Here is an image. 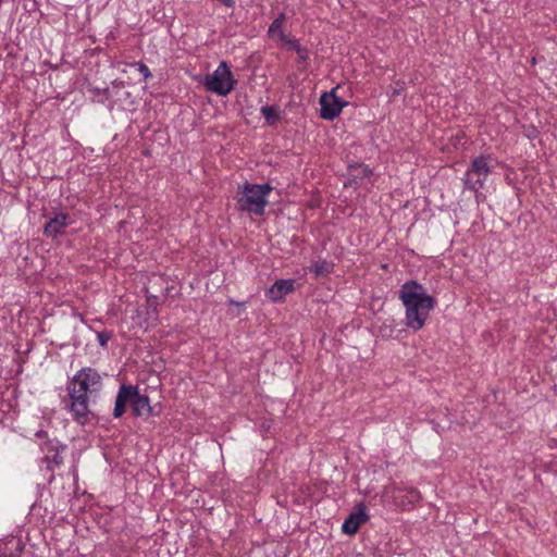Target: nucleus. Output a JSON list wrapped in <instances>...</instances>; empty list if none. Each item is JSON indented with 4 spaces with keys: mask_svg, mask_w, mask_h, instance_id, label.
I'll list each match as a JSON object with an SVG mask.
<instances>
[{
    "mask_svg": "<svg viewBox=\"0 0 557 557\" xmlns=\"http://www.w3.org/2000/svg\"><path fill=\"white\" fill-rule=\"evenodd\" d=\"M103 382L101 374L91 367L78 370L70 380L67 385L70 413L72 419L81 425L90 421L89 396L102 389Z\"/></svg>",
    "mask_w": 557,
    "mask_h": 557,
    "instance_id": "obj_1",
    "label": "nucleus"
},
{
    "mask_svg": "<svg viewBox=\"0 0 557 557\" xmlns=\"http://www.w3.org/2000/svg\"><path fill=\"white\" fill-rule=\"evenodd\" d=\"M398 297L405 307L406 326L414 332L420 331L435 308L436 299L414 280L407 281L400 286Z\"/></svg>",
    "mask_w": 557,
    "mask_h": 557,
    "instance_id": "obj_2",
    "label": "nucleus"
},
{
    "mask_svg": "<svg viewBox=\"0 0 557 557\" xmlns=\"http://www.w3.org/2000/svg\"><path fill=\"white\" fill-rule=\"evenodd\" d=\"M273 187L268 184L245 183L238 186V196L236 198V208L238 211L247 212L261 216L264 214L268 206V197Z\"/></svg>",
    "mask_w": 557,
    "mask_h": 557,
    "instance_id": "obj_3",
    "label": "nucleus"
},
{
    "mask_svg": "<svg viewBox=\"0 0 557 557\" xmlns=\"http://www.w3.org/2000/svg\"><path fill=\"white\" fill-rule=\"evenodd\" d=\"M126 405L131 406L134 417L152 416L149 396L140 394L137 385L122 384L120 386L112 413L115 419L125 413Z\"/></svg>",
    "mask_w": 557,
    "mask_h": 557,
    "instance_id": "obj_4",
    "label": "nucleus"
},
{
    "mask_svg": "<svg viewBox=\"0 0 557 557\" xmlns=\"http://www.w3.org/2000/svg\"><path fill=\"white\" fill-rule=\"evenodd\" d=\"M491 156L480 154L471 161L470 168L462 177L466 189L478 193L484 187L488 175L492 173Z\"/></svg>",
    "mask_w": 557,
    "mask_h": 557,
    "instance_id": "obj_5",
    "label": "nucleus"
},
{
    "mask_svg": "<svg viewBox=\"0 0 557 557\" xmlns=\"http://www.w3.org/2000/svg\"><path fill=\"white\" fill-rule=\"evenodd\" d=\"M202 84L207 91L227 96L235 88L237 81L227 63L222 61L211 74L205 76Z\"/></svg>",
    "mask_w": 557,
    "mask_h": 557,
    "instance_id": "obj_6",
    "label": "nucleus"
},
{
    "mask_svg": "<svg viewBox=\"0 0 557 557\" xmlns=\"http://www.w3.org/2000/svg\"><path fill=\"white\" fill-rule=\"evenodd\" d=\"M335 91L336 88H333L331 91L324 92L320 97V116L326 121L336 119L347 104L346 101L335 95Z\"/></svg>",
    "mask_w": 557,
    "mask_h": 557,
    "instance_id": "obj_7",
    "label": "nucleus"
},
{
    "mask_svg": "<svg viewBox=\"0 0 557 557\" xmlns=\"http://www.w3.org/2000/svg\"><path fill=\"white\" fill-rule=\"evenodd\" d=\"M65 446L60 445L58 442H46L42 445V451L45 453L44 461L47 463V468L53 471L63 465V457L61 450H64Z\"/></svg>",
    "mask_w": 557,
    "mask_h": 557,
    "instance_id": "obj_8",
    "label": "nucleus"
},
{
    "mask_svg": "<svg viewBox=\"0 0 557 557\" xmlns=\"http://www.w3.org/2000/svg\"><path fill=\"white\" fill-rule=\"evenodd\" d=\"M369 519V516L366 512V507L363 504H359L357 509L352 511L343 522L342 531L345 534L354 535L358 532L360 525L364 523Z\"/></svg>",
    "mask_w": 557,
    "mask_h": 557,
    "instance_id": "obj_9",
    "label": "nucleus"
},
{
    "mask_svg": "<svg viewBox=\"0 0 557 557\" xmlns=\"http://www.w3.org/2000/svg\"><path fill=\"white\" fill-rule=\"evenodd\" d=\"M295 289V281L276 280L273 285L267 290L265 296L273 302L282 301L286 295L293 293Z\"/></svg>",
    "mask_w": 557,
    "mask_h": 557,
    "instance_id": "obj_10",
    "label": "nucleus"
},
{
    "mask_svg": "<svg viewBox=\"0 0 557 557\" xmlns=\"http://www.w3.org/2000/svg\"><path fill=\"white\" fill-rule=\"evenodd\" d=\"M70 224L69 214L62 212L58 213L47 222L44 234L47 237L55 238L58 235L62 234Z\"/></svg>",
    "mask_w": 557,
    "mask_h": 557,
    "instance_id": "obj_11",
    "label": "nucleus"
},
{
    "mask_svg": "<svg viewBox=\"0 0 557 557\" xmlns=\"http://www.w3.org/2000/svg\"><path fill=\"white\" fill-rule=\"evenodd\" d=\"M308 270L315 278L326 277L333 273L334 263L330 260L318 259L309 267Z\"/></svg>",
    "mask_w": 557,
    "mask_h": 557,
    "instance_id": "obj_12",
    "label": "nucleus"
},
{
    "mask_svg": "<svg viewBox=\"0 0 557 557\" xmlns=\"http://www.w3.org/2000/svg\"><path fill=\"white\" fill-rule=\"evenodd\" d=\"M286 16L284 13H280L278 16L271 23L268 29V35L273 39H278L282 42L287 37L283 32V24Z\"/></svg>",
    "mask_w": 557,
    "mask_h": 557,
    "instance_id": "obj_13",
    "label": "nucleus"
},
{
    "mask_svg": "<svg viewBox=\"0 0 557 557\" xmlns=\"http://www.w3.org/2000/svg\"><path fill=\"white\" fill-rule=\"evenodd\" d=\"M398 492H406V498L409 505H414L420 500V493L414 487H409L405 490L398 488Z\"/></svg>",
    "mask_w": 557,
    "mask_h": 557,
    "instance_id": "obj_14",
    "label": "nucleus"
},
{
    "mask_svg": "<svg viewBox=\"0 0 557 557\" xmlns=\"http://www.w3.org/2000/svg\"><path fill=\"white\" fill-rule=\"evenodd\" d=\"M260 112L268 122H272L277 117L276 109L271 106L261 107Z\"/></svg>",
    "mask_w": 557,
    "mask_h": 557,
    "instance_id": "obj_15",
    "label": "nucleus"
},
{
    "mask_svg": "<svg viewBox=\"0 0 557 557\" xmlns=\"http://www.w3.org/2000/svg\"><path fill=\"white\" fill-rule=\"evenodd\" d=\"M131 66H135L138 70V72L144 76L145 81L152 76L149 67L143 62L131 63Z\"/></svg>",
    "mask_w": 557,
    "mask_h": 557,
    "instance_id": "obj_16",
    "label": "nucleus"
},
{
    "mask_svg": "<svg viewBox=\"0 0 557 557\" xmlns=\"http://www.w3.org/2000/svg\"><path fill=\"white\" fill-rule=\"evenodd\" d=\"M112 338V332L110 331H101L97 332V339L101 347L106 348L108 342Z\"/></svg>",
    "mask_w": 557,
    "mask_h": 557,
    "instance_id": "obj_17",
    "label": "nucleus"
},
{
    "mask_svg": "<svg viewBox=\"0 0 557 557\" xmlns=\"http://www.w3.org/2000/svg\"><path fill=\"white\" fill-rule=\"evenodd\" d=\"M283 42L286 44L288 46V48L294 51H296L299 47H301L298 39L290 38L288 36L285 38V40Z\"/></svg>",
    "mask_w": 557,
    "mask_h": 557,
    "instance_id": "obj_18",
    "label": "nucleus"
},
{
    "mask_svg": "<svg viewBox=\"0 0 557 557\" xmlns=\"http://www.w3.org/2000/svg\"><path fill=\"white\" fill-rule=\"evenodd\" d=\"M295 52L298 54V57H299V59H300L301 61H307V60H308V58H309V51H308V49H307V48H305V47H302V46H301V47H299Z\"/></svg>",
    "mask_w": 557,
    "mask_h": 557,
    "instance_id": "obj_19",
    "label": "nucleus"
},
{
    "mask_svg": "<svg viewBox=\"0 0 557 557\" xmlns=\"http://www.w3.org/2000/svg\"><path fill=\"white\" fill-rule=\"evenodd\" d=\"M227 302H228V305H232V306H244L246 304V302H238L232 298L228 299Z\"/></svg>",
    "mask_w": 557,
    "mask_h": 557,
    "instance_id": "obj_20",
    "label": "nucleus"
},
{
    "mask_svg": "<svg viewBox=\"0 0 557 557\" xmlns=\"http://www.w3.org/2000/svg\"><path fill=\"white\" fill-rule=\"evenodd\" d=\"M397 95H399V90H398V89H395V90L393 91V96H397Z\"/></svg>",
    "mask_w": 557,
    "mask_h": 557,
    "instance_id": "obj_21",
    "label": "nucleus"
}]
</instances>
